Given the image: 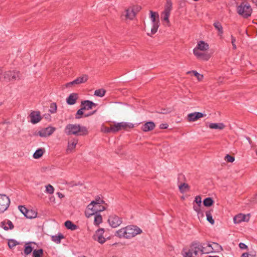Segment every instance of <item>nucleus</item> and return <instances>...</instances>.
Here are the masks:
<instances>
[{"label": "nucleus", "instance_id": "1", "mask_svg": "<svg viewBox=\"0 0 257 257\" xmlns=\"http://www.w3.org/2000/svg\"><path fill=\"white\" fill-rule=\"evenodd\" d=\"M104 201L100 197H97L87 206L85 211V216L90 217L91 216L105 210L106 207L103 205Z\"/></svg>", "mask_w": 257, "mask_h": 257}, {"label": "nucleus", "instance_id": "2", "mask_svg": "<svg viewBox=\"0 0 257 257\" xmlns=\"http://www.w3.org/2000/svg\"><path fill=\"white\" fill-rule=\"evenodd\" d=\"M142 232V230L137 226L128 225L116 231L115 235L119 238H131Z\"/></svg>", "mask_w": 257, "mask_h": 257}, {"label": "nucleus", "instance_id": "3", "mask_svg": "<svg viewBox=\"0 0 257 257\" xmlns=\"http://www.w3.org/2000/svg\"><path fill=\"white\" fill-rule=\"evenodd\" d=\"M65 132L68 135L82 136L87 134V128L79 124H69L66 125Z\"/></svg>", "mask_w": 257, "mask_h": 257}, {"label": "nucleus", "instance_id": "4", "mask_svg": "<svg viewBox=\"0 0 257 257\" xmlns=\"http://www.w3.org/2000/svg\"><path fill=\"white\" fill-rule=\"evenodd\" d=\"M252 12V8L247 2H243L237 7V13L244 19L250 17Z\"/></svg>", "mask_w": 257, "mask_h": 257}, {"label": "nucleus", "instance_id": "5", "mask_svg": "<svg viewBox=\"0 0 257 257\" xmlns=\"http://www.w3.org/2000/svg\"><path fill=\"white\" fill-rule=\"evenodd\" d=\"M21 78V74L17 70H9L6 71L4 74V78L7 81L14 82L17 80H20Z\"/></svg>", "mask_w": 257, "mask_h": 257}, {"label": "nucleus", "instance_id": "6", "mask_svg": "<svg viewBox=\"0 0 257 257\" xmlns=\"http://www.w3.org/2000/svg\"><path fill=\"white\" fill-rule=\"evenodd\" d=\"M150 18L151 20L153 23V27L151 29V34L148 33V36H151L152 35L155 34L158 29V28L160 26L159 24V14L156 12H154L152 11H150Z\"/></svg>", "mask_w": 257, "mask_h": 257}, {"label": "nucleus", "instance_id": "7", "mask_svg": "<svg viewBox=\"0 0 257 257\" xmlns=\"http://www.w3.org/2000/svg\"><path fill=\"white\" fill-rule=\"evenodd\" d=\"M221 249V246L218 243L212 242V243H203L202 244V253H209L214 252L215 250Z\"/></svg>", "mask_w": 257, "mask_h": 257}, {"label": "nucleus", "instance_id": "8", "mask_svg": "<svg viewBox=\"0 0 257 257\" xmlns=\"http://www.w3.org/2000/svg\"><path fill=\"white\" fill-rule=\"evenodd\" d=\"M11 201L5 194H0V213L4 212L10 205Z\"/></svg>", "mask_w": 257, "mask_h": 257}, {"label": "nucleus", "instance_id": "9", "mask_svg": "<svg viewBox=\"0 0 257 257\" xmlns=\"http://www.w3.org/2000/svg\"><path fill=\"white\" fill-rule=\"evenodd\" d=\"M55 131V127L48 126L40 130L37 133L36 135L39 136L41 137L46 138L51 136Z\"/></svg>", "mask_w": 257, "mask_h": 257}, {"label": "nucleus", "instance_id": "10", "mask_svg": "<svg viewBox=\"0 0 257 257\" xmlns=\"http://www.w3.org/2000/svg\"><path fill=\"white\" fill-rule=\"evenodd\" d=\"M104 229L103 228L97 229L93 235V238L94 240L101 244L104 243L106 241V238L104 236Z\"/></svg>", "mask_w": 257, "mask_h": 257}, {"label": "nucleus", "instance_id": "11", "mask_svg": "<svg viewBox=\"0 0 257 257\" xmlns=\"http://www.w3.org/2000/svg\"><path fill=\"white\" fill-rule=\"evenodd\" d=\"M108 222L109 225L113 228L117 227L122 223V219L118 216L112 214L109 216Z\"/></svg>", "mask_w": 257, "mask_h": 257}, {"label": "nucleus", "instance_id": "12", "mask_svg": "<svg viewBox=\"0 0 257 257\" xmlns=\"http://www.w3.org/2000/svg\"><path fill=\"white\" fill-rule=\"evenodd\" d=\"M133 127L134 125L132 123L127 124L126 122H119L112 125L111 130L112 133H116L122 128H125L126 127Z\"/></svg>", "mask_w": 257, "mask_h": 257}, {"label": "nucleus", "instance_id": "13", "mask_svg": "<svg viewBox=\"0 0 257 257\" xmlns=\"http://www.w3.org/2000/svg\"><path fill=\"white\" fill-rule=\"evenodd\" d=\"M30 121L33 124H36L39 122L42 119L40 112L37 111H33L31 112L29 115Z\"/></svg>", "mask_w": 257, "mask_h": 257}, {"label": "nucleus", "instance_id": "14", "mask_svg": "<svg viewBox=\"0 0 257 257\" xmlns=\"http://www.w3.org/2000/svg\"><path fill=\"white\" fill-rule=\"evenodd\" d=\"M189 250L191 251L193 255H194V257H196L198 255V253L199 251L201 252L202 244L197 242H193Z\"/></svg>", "mask_w": 257, "mask_h": 257}, {"label": "nucleus", "instance_id": "15", "mask_svg": "<svg viewBox=\"0 0 257 257\" xmlns=\"http://www.w3.org/2000/svg\"><path fill=\"white\" fill-rule=\"evenodd\" d=\"M193 54L198 59L203 61H208L211 57V55L209 54L197 51V50H193Z\"/></svg>", "mask_w": 257, "mask_h": 257}, {"label": "nucleus", "instance_id": "16", "mask_svg": "<svg viewBox=\"0 0 257 257\" xmlns=\"http://www.w3.org/2000/svg\"><path fill=\"white\" fill-rule=\"evenodd\" d=\"M204 116V114L200 112L190 113L187 115V120L189 122L195 121Z\"/></svg>", "mask_w": 257, "mask_h": 257}, {"label": "nucleus", "instance_id": "17", "mask_svg": "<svg viewBox=\"0 0 257 257\" xmlns=\"http://www.w3.org/2000/svg\"><path fill=\"white\" fill-rule=\"evenodd\" d=\"M249 218V215H244L240 213L234 217L233 221L234 223L237 224L242 221H248Z\"/></svg>", "mask_w": 257, "mask_h": 257}, {"label": "nucleus", "instance_id": "18", "mask_svg": "<svg viewBox=\"0 0 257 257\" xmlns=\"http://www.w3.org/2000/svg\"><path fill=\"white\" fill-rule=\"evenodd\" d=\"M209 49V45L203 41H199L197 46L193 50H197V51H206Z\"/></svg>", "mask_w": 257, "mask_h": 257}, {"label": "nucleus", "instance_id": "19", "mask_svg": "<svg viewBox=\"0 0 257 257\" xmlns=\"http://www.w3.org/2000/svg\"><path fill=\"white\" fill-rule=\"evenodd\" d=\"M78 143V140L76 139H73L69 141L68 143V147L66 150L67 153L72 152L75 148L76 145Z\"/></svg>", "mask_w": 257, "mask_h": 257}, {"label": "nucleus", "instance_id": "20", "mask_svg": "<svg viewBox=\"0 0 257 257\" xmlns=\"http://www.w3.org/2000/svg\"><path fill=\"white\" fill-rule=\"evenodd\" d=\"M96 104L89 100H85L81 102V107L84 110L91 109L93 106H95Z\"/></svg>", "mask_w": 257, "mask_h": 257}, {"label": "nucleus", "instance_id": "21", "mask_svg": "<svg viewBox=\"0 0 257 257\" xmlns=\"http://www.w3.org/2000/svg\"><path fill=\"white\" fill-rule=\"evenodd\" d=\"M1 227L4 228L5 230H8L9 229H13L14 226L11 221L6 220L1 223Z\"/></svg>", "mask_w": 257, "mask_h": 257}, {"label": "nucleus", "instance_id": "22", "mask_svg": "<svg viewBox=\"0 0 257 257\" xmlns=\"http://www.w3.org/2000/svg\"><path fill=\"white\" fill-rule=\"evenodd\" d=\"M155 127V124L153 121H149L145 123L142 126V130L145 132H147L153 130Z\"/></svg>", "mask_w": 257, "mask_h": 257}, {"label": "nucleus", "instance_id": "23", "mask_svg": "<svg viewBox=\"0 0 257 257\" xmlns=\"http://www.w3.org/2000/svg\"><path fill=\"white\" fill-rule=\"evenodd\" d=\"M206 126L209 127L211 129H215V130H223L225 127V125L221 122L219 123H209L208 124H207Z\"/></svg>", "mask_w": 257, "mask_h": 257}, {"label": "nucleus", "instance_id": "24", "mask_svg": "<svg viewBox=\"0 0 257 257\" xmlns=\"http://www.w3.org/2000/svg\"><path fill=\"white\" fill-rule=\"evenodd\" d=\"M136 16V13H135L133 10L130 7L125 10V18L131 20H133Z\"/></svg>", "mask_w": 257, "mask_h": 257}, {"label": "nucleus", "instance_id": "25", "mask_svg": "<svg viewBox=\"0 0 257 257\" xmlns=\"http://www.w3.org/2000/svg\"><path fill=\"white\" fill-rule=\"evenodd\" d=\"M95 112V111H93L91 113L85 114L84 113V110L83 108L81 107L80 109H79L77 111L75 115V118L77 119H79L82 117V115L84 114V117H88L93 114Z\"/></svg>", "mask_w": 257, "mask_h": 257}, {"label": "nucleus", "instance_id": "26", "mask_svg": "<svg viewBox=\"0 0 257 257\" xmlns=\"http://www.w3.org/2000/svg\"><path fill=\"white\" fill-rule=\"evenodd\" d=\"M45 152V150L44 148H40L38 150H37L35 153H34L33 154V158H35V159H39L40 158H41L43 155V154H44V153Z\"/></svg>", "mask_w": 257, "mask_h": 257}, {"label": "nucleus", "instance_id": "27", "mask_svg": "<svg viewBox=\"0 0 257 257\" xmlns=\"http://www.w3.org/2000/svg\"><path fill=\"white\" fill-rule=\"evenodd\" d=\"M26 213L25 214V216L29 219L36 218L37 215V212L36 211L32 209H28Z\"/></svg>", "mask_w": 257, "mask_h": 257}, {"label": "nucleus", "instance_id": "28", "mask_svg": "<svg viewBox=\"0 0 257 257\" xmlns=\"http://www.w3.org/2000/svg\"><path fill=\"white\" fill-rule=\"evenodd\" d=\"M33 242H27L25 244V249H24V253L26 255H28L32 252L34 249V247L32 246V244Z\"/></svg>", "mask_w": 257, "mask_h": 257}, {"label": "nucleus", "instance_id": "29", "mask_svg": "<svg viewBox=\"0 0 257 257\" xmlns=\"http://www.w3.org/2000/svg\"><path fill=\"white\" fill-rule=\"evenodd\" d=\"M63 238H64V236L61 233L51 237L52 240L57 244L60 243L61 239Z\"/></svg>", "mask_w": 257, "mask_h": 257}, {"label": "nucleus", "instance_id": "30", "mask_svg": "<svg viewBox=\"0 0 257 257\" xmlns=\"http://www.w3.org/2000/svg\"><path fill=\"white\" fill-rule=\"evenodd\" d=\"M213 26L215 27V28L217 30H218V35L220 36H221L222 35V34L223 33V28H222V26L221 23L218 21H216L214 23Z\"/></svg>", "mask_w": 257, "mask_h": 257}, {"label": "nucleus", "instance_id": "31", "mask_svg": "<svg viewBox=\"0 0 257 257\" xmlns=\"http://www.w3.org/2000/svg\"><path fill=\"white\" fill-rule=\"evenodd\" d=\"M94 224L96 226H98L102 221V216L99 213H96L95 214H94Z\"/></svg>", "mask_w": 257, "mask_h": 257}, {"label": "nucleus", "instance_id": "32", "mask_svg": "<svg viewBox=\"0 0 257 257\" xmlns=\"http://www.w3.org/2000/svg\"><path fill=\"white\" fill-rule=\"evenodd\" d=\"M65 225L67 228L71 230H75L77 228V226L69 220H67L65 222Z\"/></svg>", "mask_w": 257, "mask_h": 257}, {"label": "nucleus", "instance_id": "33", "mask_svg": "<svg viewBox=\"0 0 257 257\" xmlns=\"http://www.w3.org/2000/svg\"><path fill=\"white\" fill-rule=\"evenodd\" d=\"M114 94L117 95H122L124 96H128L131 94V92L130 91L127 90L126 89H122L121 90H118L116 92L114 93Z\"/></svg>", "mask_w": 257, "mask_h": 257}, {"label": "nucleus", "instance_id": "34", "mask_svg": "<svg viewBox=\"0 0 257 257\" xmlns=\"http://www.w3.org/2000/svg\"><path fill=\"white\" fill-rule=\"evenodd\" d=\"M187 74L193 73L194 74V75L195 77H196L197 80L198 81H201L203 79V75L202 74H199L196 71H195V70H192V71H188V72H187Z\"/></svg>", "mask_w": 257, "mask_h": 257}, {"label": "nucleus", "instance_id": "35", "mask_svg": "<svg viewBox=\"0 0 257 257\" xmlns=\"http://www.w3.org/2000/svg\"><path fill=\"white\" fill-rule=\"evenodd\" d=\"M106 93V90L103 88L96 90L94 91V95L96 96H103Z\"/></svg>", "mask_w": 257, "mask_h": 257}, {"label": "nucleus", "instance_id": "36", "mask_svg": "<svg viewBox=\"0 0 257 257\" xmlns=\"http://www.w3.org/2000/svg\"><path fill=\"white\" fill-rule=\"evenodd\" d=\"M172 8V4L171 0H166V3L165 6V10L164 11L170 12Z\"/></svg>", "mask_w": 257, "mask_h": 257}, {"label": "nucleus", "instance_id": "37", "mask_svg": "<svg viewBox=\"0 0 257 257\" xmlns=\"http://www.w3.org/2000/svg\"><path fill=\"white\" fill-rule=\"evenodd\" d=\"M43 254L42 249H35L33 252V257H41Z\"/></svg>", "mask_w": 257, "mask_h": 257}, {"label": "nucleus", "instance_id": "38", "mask_svg": "<svg viewBox=\"0 0 257 257\" xmlns=\"http://www.w3.org/2000/svg\"><path fill=\"white\" fill-rule=\"evenodd\" d=\"M180 191L181 193H184L188 189L189 186L186 183H182L179 186Z\"/></svg>", "mask_w": 257, "mask_h": 257}, {"label": "nucleus", "instance_id": "39", "mask_svg": "<svg viewBox=\"0 0 257 257\" xmlns=\"http://www.w3.org/2000/svg\"><path fill=\"white\" fill-rule=\"evenodd\" d=\"M213 202V200L210 197L206 198L203 200L204 205L207 207L210 206Z\"/></svg>", "mask_w": 257, "mask_h": 257}, {"label": "nucleus", "instance_id": "40", "mask_svg": "<svg viewBox=\"0 0 257 257\" xmlns=\"http://www.w3.org/2000/svg\"><path fill=\"white\" fill-rule=\"evenodd\" d=\"M206 215L207 217V220L211 224H213L214 223V220L212 218V214L210 211H207L206 212Z\"/></svg>", "mask_w": 257, "mask_h": 257}, {"label": "nucleus", "instance_id": "41", "mask_svg": "<svg viewBox=\"0 0 257 257\" xmlns=\"http://www.w3.org/2000/svg\"><path fill=\"white\" fill-rule=\"evenodd\" d=\"M54 192V187L50 184H49L47 186H46V192L52 194Z\"/></svg>", "mask_w": 257, "mask_h": 257}, {"label": "nucleus", "instance_id": "42", "mask_svg": "<svg viewBox=\"0 0 257 257\" xmlns=\"http://www.w3.org/2000/svg\"><path fill=\"white\" fill-rule=\"evenodd\" d=\"M19 243L15 240V239H10L8 241V245L10 248H12L15 246H16L17 244H18Z\"/></svg>", "mask_w": 257, "mask_h": 257}, {"label": "nucleus", "instance_id": "43", "mask_svg": "<svg viewBox=\"0 0 257 257\" xmlns=\"http://www.w3.org/2000/svg\"><path fill=\"white\" fill-rule=\"evenodd\" d=\"M77 78L78 79L80 83L82 84L85 83L87 81L88 79V76L87 75H83L81 76L77 77Z\"/></svg>", "mask_w": 257, "mask_h": 257}, {"label": "nucleus", "instance_id": "44", "mask_svg": "<svg viewBox=\"0 0 257 257\" xmlns=\"http://www.w3.org/2000/svg\"><path fill=\"white\" fill-rule=\"evenodd\" d=\"M77 98L78 97H67L66 101L69 104L72 105L76 103Z\"/></svg>", "mask_w": 257, "mask_h": 257}, {"label": "nucleus", "instance_id": "45", "mask_svg": "<svg viewBox=\"0 0 257 257\" xmlns=\"http://www.w3.org/2000/svg\"><path fill=\"white\" fill-rule=\"evenodd\" d=\"M57 110V105L55 103H51L49 111L51 113H54L56 112Z\"/></svg>", "mask_w": 257, "mask_h": 257}, {"label": "nucleus", "instance_id": "46", "mask_svg": "<svg viewBox=\"0 0 257 257\" xmlns=\"http://www.w3.org/2000/svg\"><path fill=\"white\" fill-rule=\"evenodd\" d=\"M75 84H74L73 81H72L63 85L62 88L64 89L65 88H72L75 87Z\"/></svg>", "mask_w": 257, "mask_h": 257}, {"label": "nucleus", "instance_id": "47", "mask_svg": "<svg viewBox=\"0 0 257 257\" xmlns=\"http://www.w3.org/2000/svg\"><path fill=\"white\" fill-rule=\"evenodd\" d=\"M225 160L227 162L232 163L233 162H234L235 159L234 157L229 155H226L225 157Z\"/></svg>", "mask_w": 257, "mask_h": 257}, {"label": "nucleus", "instance_id": "48", "mask_svg": "<svg viewBox=\"0 0 257 257\" xmlns=\"http://www.w3.org/2000/svg\"><path fill=\"white\" fill-rule=\"evenodd\" d=\"M163 14L164 15L163 18L164 21L167 22V23H169V17L170 14V12L164 11Z\"/></svg>", "mask_w": 257, "mask_h": 257}, {"label": "nucleus", "instance_id": "49", "mask_svg": "<svg viewBox=\"0 0 257 257\" xmlns=\"http://www.w3.org/2000/svg\"><path fill=\"white\" fill-rule=\"evenodd\" d=\"M132 9L133 10V11L135 13H137L141 10V7L140 6L136 5L131 7Z\"/></svg>", "mask_w": 257, "mask_h": 257}, {"label": "nucleus", "instance_id": "50", "mask_svg": "<svg viewBox=\"0 0 257 257\" xmlns=\"http://www.w3.org/2000/svg\"><path fill=\"white\" fill-rule=\"evenodd\" d=\"M18 208L20 212L25 215V214H26V212L28 210V209L26 208L24 206L22 205L19 206Z\"/></svg>", "mask_w": 257, "mask_h": 257}, {"label": "nucleus", "instance_id": "51", "mask_svg": "<svg viewBox=\"0 0 257 257\" xmlns=\"http://www.w3.org/2000/svg\"><path fill=\"white\" fill-rule=\"evenodd\" d=\"M231 42L232 45V49L233 50L236 49V46L235 45L236 39L232 35L231 36Z\"/></svg>", "mask_w": 257, "mask_h": 257}, {"label": "nucleus", "instance_id": "52", "mask_svg": "<svg viewBox=\"0 0 257 257\" xmlns=\"http://www.w3.org/2000/svg\"><path fill=\"white\" fill-rule=\"evenodd\" d=\"M111 127H107L104 126H102L101 127V131L105 133H109L112 132Z\"/></svg>", "mask_w": 257, "mask_h": 257}, {"label": "nucleus", "instance_id": "53", "mask_svg": "<svg viewBox=\"0 0 257 257\" xmlns=\"http://www.w3.org/2000/svg\"><path fill=\"white\" fill-rule=\"evenodd\" d=\"M184 257H194L191 251L189 249L184 254Z\"/></svg>", "mask_w": 257, "mask_h": 257}, {"label": "nucleus", "instance_id": "54", "mask_svg": "<svg viewBox=\"0 0 257 257\" xmlns=\"http://www.w3.org/2000/svg\"><path fill=\"white\" fill-rule=\"evenodd\" d=\"M194 201L196 203L197 205H201V198L199 196H197L195 198Z\"/></svg>", "mask_w": 257, "mask_h": 257}, {"label": "nucleus", "instance_id": "55", "mask_svg": "<svg viewBox=\"0 0 257 257\" xmlns=\"http://www.w3.org/2000/svg\"><path fill=\"white\" fill-rule=\"evenodd\" d=\"M193 208H194V210L198 213V214H199L201 212V209H200V205H194V207H193Z\"/></svg>", "mask_w": 257, "mask_h": 257}, {"label": "nucleus", "instance_id": "56", "mask_svg": "<svg viewBox=\"0 0 257 257\" xmlns=\"http://www.w3.org/2000/svg\"><path fill=\"white\" fill-rule=\"evenodd\" d=\"M238 246L241 249H245L247 248V246L242 242L239 243Z\"/></svg>", "mask_w": 257, "mask_h": 257}, {"label": "nucleus", "instance_id": "57", "mask_svg": "<svg viewBox=\"0 0 257 257\" xmlns=\"http://www.w3.org/2000/svg\"><path fill=\"white\" fill-rule=\"evenodd\" d=\"M248 254L249 257H255L256 251L254 250L250 251L249 252H248Z\"/></svg>", "mask_w": 257, "mask_h": 257}, {"label": "nucleus", "instance_id": "58", "mask_svg": "<svg viewBox=\"0 0 257 257\" xmlns=\"http://www.w3.org/2000/svg\"><path fill=\"white\" fill-rule=\"evenodd\" d=\"M168 127V125L167 123H161L160 125V128L161 129H166Z\"/></svg>", "mask_w": 257, "mask_h": 257}, {"label": "nucleus", "instance_id": "59", "mask_svg": "<svg viewBox=\"0 0 257 257\" xmlns=\"http://www.w3.org/2000/svg\"><path fill=\"white\" fill-rule=\"evenodd\" d=\"M44 117L47 120H50L51 119V116L49 114H45L44 115Z\"/></svg>", "mask_w": 257, "mask_h": 257}, {"label": "nucleus", "instance_id": "60", "mask_svg": "<svg viewBox=\"0 0 257 257\" xmlns=\"http://www.w3.org/2000/svg\"><path fill=\"white\" fill-rule=\"evenodd\" d=\"M73 81L74 84H75V85H79V84H81L77 78L76 79H75L74 80H73Z\"/></svg>", "mask_w": 257, "mask_h": 257}, {"label": "nucleus", "instance_id": "61", "mask_svg": "<svg viewBox=\"0 0 257 257\" xmlns=\"http://www.w3.org/2000/svg\"><path fill=\"white\" fill-rule=\"evenodd\" d=\"M241 257H249V256L248 254V252H244L242 254Z\"/></svg>", "mask_w": 257, "mask_h": 257}, {"label": "nucleus", "instance_id": "62", "mask_svg": "<svg viewBox=\"0 0 257 257\" xmlns=\"http://www.w3.org/2000/svg\"><path fill=\"white\" fill-rule=\"evenodd\" d=\"M57 195L60 198H63L64 196L60 192H58Z\"/></svg>", "mask_w": 257, "mask_h": 257}, {"label": "nucleus", "instance_id": "63", "mask_svg": "<svg viewBox=\"0 0 257 257\" xmlns=\"http://www.w3.org/2000/svg\"><path fill=\"white\" fill-rule=\"evenodd\" d=\"M69 96H77V94L73 93L70 94Z\"/></svg>", "mask_w": 257, "mask_h": 257}, {"label": "nucleus", "instance_id": "64", "mask_svg": "<svg viewBox=\"0 0 257 257\" xmlns=\"http://www.w3.org/2000/svg\"><path fill=\"white\" fill-rule=\"evenodd\" d=\"M208 257H219L218 256H217V255H215V256H211V255H209L208 256Z\"/></svg>", "mask_w": 257, "mask_h": 257}]
</instances>
